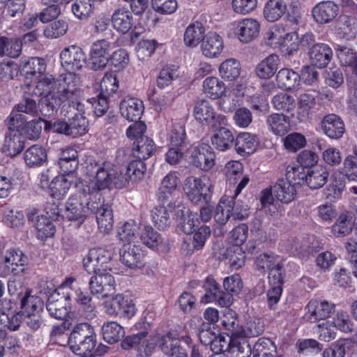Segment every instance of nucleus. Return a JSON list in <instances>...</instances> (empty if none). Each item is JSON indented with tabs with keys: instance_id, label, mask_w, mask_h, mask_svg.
<instances>
[{
	"instance_id": "61",
	"label": "nucleus",
	"mask_w": 357,
	"mask_h": 357,
	"mask_svg": "<svg viewBox=\"0 0 357 357\" xmlns=\"http://www.w3.org/2000/svg\"><path fill=\"white\" fill-rule=\"evenodd\" d=\"M307 172L301 166L288 165L286 169V180L295 185L306 183Z\"/></svg>"
},
{
	"instance_id": "41",
	"label": "nucleus",
	"mask_w": 357,
	"mask_h": 357,
	"mask_svg": "<svg viewBox=\"0 0 357 357\" xmlns=\"http://www.w3.org/2000/svg\"><path fill=\"white\" fill-rule=\"evenodd\" d=\"M329 173L326 167L317 165L307 170L306 184L311 189H319L326 183Z\"/></svg>"
},
{
	"instance_id": "62",
	"label": "nucleus",
	"mask_w": 357,
	"mask_h": 357,
	"mask_svg": "<svg viewBox=\"0 0 357 357\" xmlns=\"http://www.w3.org/2000/svg\"><path fill=\"white\" fill-rule=\"evenodd\" d=\"M152 220L158 229H164L171 223L169 212L165 205L155 207L151 213Z\"/></svg>"
},
{
	"instance_id": "30",
	"label": "nucleus",
	"mask_w": 357,
	"mask_h": 357,
	"mask_svg": "<svg viewBox=\"0 0 357 357\" xmlns=\"http://www.w3.org/2000/svg\"><path fill=\"white\" fill-rule=\"evenodd\" d=\"M201 48L205 56L208 58L217 57L223 50V39L216 32L210 31L204 37Z\"/></svg>"
},
{
	"instance_id": "25",
	"label": "nucleus",
	"mask_w": 357,
	"mask_h": 357,
	"mask_svg": "<svg viewBox=\"0 0 357 357\" xmlns=\"http://www.w3.org/2000/svg\"><path fill=\"white\" fill-rule=\"evenodd\" d=\"M258 144L259 138L257 135L242 132L236 137L234 146L238 155L246 156L252 154Z\"/></svg>"
},
{
	"instance_id": "47",
	"label": "nucleus",
	"mask_w": 357,
	"mask_h": 357,
	"mask_svg": "<svg viewBox=\"0 0 357 357\" xmlns=\"http://www.w3.org/2000/svg\"><path fill=\"white\" fill-rule=\"evenodd\" d=\"M280 58L276 54H271L261 61L256 68L257 75L261 79L273 77L278 68Z\"/></svg>"
},
{
	"instance_id": "10",
	"label": "nucleus",
	"mask_w": 357,
	"mask_h": 357,
	"mask_svg": "<svg viewBox=\"0 0 357 357\" xmlns=\"http://www.w3.org/2000/svg\"><path fill=\"white\" fill-rule=\"evenodd\" d=\"M77 192L70 195L66 203V216L68 220L78 221L79 225L82 224L90 212L87 203L90 202L89 195H84L82 192V185H76Z\"/></svg>"
},
{
	"instance_id": "13",
	"label": "nucleus",
	"mask_w": 357,
	"mask_h": 357,
	"mask_svg": "<svg viewBox=\"0 0 357 357\" xmlns=\"http://www.w3.org/2000/svg\"><path fill=\"white\" fill-rule=\"evenodd\" d=\"M304 319L310 323H317L325 320L335 311V305L325 299L314 298L305 306Z\"/></svg>"
},
{
	"instance_id": "1",
	"label": "nucleus",
	"mask_w": 357,
	"mask_h": 357,
	"mask_svg": "<svg viewBox=\"0 0 357 357\" xmlns=\"http://www.w3.org/2000/svg\"><path fill=\"white\" fill-rule=\"evenodd\" d=\"M58 88L56 92L49 97L43 98L40 104V112L45 117L54 116L59 107L61 113L65 114L68 105L78 93L77 87V76L73 73H65L58 80Z\"/></svg>"
},
{
	"instance_id": "64",
	"label": "nucleus",
	"mask_w": 357,
	"mask_h": 357,
	"mask_svg": "<svg viewBox=\"0 0 357 357\" xmlns=\"http://www.w3.org/2000/svg\"><path fill=\"white\" fill-rule=\"evenodd\" d=\"M68 29V23L63 20H58L46 26L44 35L48 38H56L65 35Z\"/></svg>"
},
{
	"instance_id": "32",
	"label": "nucleus",
	"mask_w": 357,
	"mask_h": 357,
	"mask_svg": "<svg viewBox=\"0 0 357 357\" xmlns=\"http://www.w3.org/2000/svg\"><path fill=\"white\" fill-rule=\"evenodd\" d=\"M333 55L332 49L325 43L314 45L310 52L312 65L319 68H326L331 61Z\"/></svg>"
},
{
	"instance_id": "36",
	"label": "nucleus",
	"mask_w": 357,
	"mask_h": 357,
	"mask_svg": "<svg viewBox=\"0 0 357 357\" xmlns=\"http://www.w3.org/2000/svg\"><path fill=\"white\" fill-rule=\"evenodd\" d=\"M24 147V137L21 132H8L5 136L1 151L6 155L15 157L22 151Z\"/></svg>"
},
{
	"instance_id": "52",
	"label": "nucleus",
	"mask_w": 357,
	"mask_h": 357,
	"mask_svg": "<svg viewBox=\"0 0 357 357\" xmlns=\"http://www.w3.org/2000/svg\"><path fill=\"white\" fill-rule=\"evenodd\" d=\"M103 340L109 344L120 341L125 335L123 327L116 321H108L102 326Z\"/></svg>"
},
{
	"instance_id": "51",
	"label": "nucleus",
	"mask_w": 357,
	"mask_h": 357,
	"mask_svg": "<svg viewBox=\"0 0 357 357\" xmlns=\"http://www.w3.org/2000/svg\"><path fill=\"white\" fill-rule=\"evenodd\" d=\"M64 176H58L53 178L47 190L50 196L57 200L63 199L71 187L72 182Z\"/></svg>"
},
{
	"instance_id": "53",
	"label": "nucleus",
	"mask_w": 357,
	"mask_h": 357,
	"mask_svg": "<svg viewBox=\"0 0 357 357\" xmlns=\"http://www.w3.org/2000/svg\"><path fill=\"white\" fill-rule=\"evenodd\" d=\"M286 4L283 0H268L264 8V18L271 22L278 21L284 15Z\"/></svg>"
},
{
	"instance_id": "26",
	"label": "nucleus",
	"mask_w": 357,
	"mask_h": 357,
	"mask_svg": "<svg viewBox=\"0 0 357 357\" xmlns=\"http://www.w3.org/2000/svg\"><path fill=\"white\" fill-rule=\"evenodd\" d=\"M338 13V5L332 1L319 2L312 9L315 21L320 24L331 22L336 17Z\"/></svg>"
},
{
	"instance_id": "8",
	"label": "nucleus",
	"mask_w": 357,
	"mask_h": 357,
	"mask_svg": "<svg viewBox=\"0 0 357 357\" xmlns=\"http://www.w3.org/2000/svg\"><path fill=\"white\" fill-rule=\"evenodd\" d=\"M206 178L188 176L185 180L183 190L190 202L196 205L210 202L213 190L212 185L206 183Z\"/></svg>"
},
{
	"instance_id": "54",
	"label": "nucleus",
	"mask_w": 357,
	"mask_h": 357,
	"mask_svg": "<svg viewBox=\"0 0 357 357\" xmlns=\"http://www.w3.org/2000/svg\"><path fill=\"white\" fill-rule=\"evenodd\" d=\"M252 354L253 357H276L277 347L271 339L261 337L255 344Z\"/></svg>"
},
{
	"instance_id": "35",
	"label": "nucleus",
	"mask_w": 357,
	"mask_h": 357,
	"mask_svg": "<svg viewBox=\"0 0 357 357\" xmlns=\"http://www.w3.org/2000/svg\"><path fill=\"white\" fill-rule=\"evenodd\" d=\"M145 251L140 245H130L123 253L120 252V260L123 264L130 268H141Z\"/></svg>"
},
{
	"instance_id": "63",
	"label": "nucleus",
	"mask_w": 357,
	"mask_h": 357,
	"mask_svg": "<svg viewBox=\"0 0 357 357\" xmlns=\"http://www.w3.org/2000/svg\"><path fill=\"white\" fill-rule=\"evenodd\" d=\"M158 46L155 40H142L137 47L136 54L141 61L148 60L155 52Z\"/></svg>"
},
{
	"instance_id": "3",
	"label": "nucleus",
	"mask_w": 357,
	"mask_h": 357,
	"mask_svg": "<svg viewBox=\"0 0 357 357\" xmlns=\"http://www.w3.org/2000/svg\"><path fill=\"white\" fill-rule=\"evenodd\" d=\"M264 43L273 49L285 48L289 54H293L299 48L300 42L314 40L312 33H305L299 41L298 34L296 31L287 32L282 24H275L264 35Z\"/></svg>"
},
{
	"instance_id": "22",
	"label": "nucleus",
	"mask_w": 357,
	"mask_h": 357,
	"mask_svg": "<svg viewBox=\"0 0 357 357\" xmlns=\"http://www.w3.org/2000/svg\"><path fill=\"white\" fill-rule=\"evenodd\" d=\"M109 48L110 43L105 39L98 40L92 44L89 62L92 70H99L107 66Z\"/></svg>"
},
{
	"instance_id": "46",
	"label": "nucleus",
	"mask_w": 357,
	"mask_h": 357,
	"mask_svg": "<svg viewBox=\"0 0 357 357\" xmlns=\"http://www.w3.org/2000/svg\"><path fill=\"white\" fill-rule=\"evenodd\" d=\"M233 198L230 195H224L214 211L213 217L215 220L220 225H225L231 217L233 207Z\"/></svg>"
},
{
	"instance_id": "19",
	"label": "nucleus",
	"mask_w": 357,
	"mask_h": 357,
	"mask_svg": "<svg viewBox=\"0 0 357 357\" xmlns=\"http://www.w3.org/2000/svg\"><path fill=\"white\" fill-rule=\"evenodd\" d=\"M26 255L18 248H9L3 254V274L12 273L17 275L24 271V266L27 264Z\"/></svg>"
},
{
	"instance_id": "44",
	"label": "nucleus",
	"mask_w": 357,
	"mask_h": 357,
	"mask_svg": "<svg viewBox=\"0 0 357 357\" xmlns=\"http://www.w3.org/2000/svg\"><path fill=\"white\" fill-rule=\"evenodd\" d=\"M31 290L27 289L20 298V312L22 315L39 312L43 309V300L36 296L31 294Z\"/></svg>"
},
{
	"instance_id": "20",
	"label": "nucleus",
	"mask_w": 357,
	"mask_h": 357,
	"mask_svg": "<svg viewBox=\"0 0 357 357\" xmlns=\"http://www.w3.org/2000/svg\"><path fill=\"white\" fill-rule=\"evenodd\" d=\"M61 63L68 72L79 70L86 63V57L82 49L76 45H71L63 50L60 54Z\"/></svg>"
},
{
	"instance_id": "4",
	"label": "nucleus",
	"mask_w": 357,
	"mask_h": 357,
	"mask_svg": "<svg viewBox=\"0 0 357 357\" xmlns=\"http://www.w3.org/2000/svg\"><path fill=\"white\" fill-rule=\"evenodd\" d=\"M76 279L73 277H68L59 287L62 294L66 295L67 299H70L71 305L73 302L78 307L79 312L88 319H93L96 316V307L93 301L91 291L86 289H82L74 285Z\"/></svg>"
},
{
	"instance_id": "12",
	"label": "nucleus",
	"mask_w": 357,
	"mask_h": 357,
	"mask_svg": "<svg viewBox=\"0 0 357 357\" xmlns=\"http://www.w3.org/2000/svg\"><path fill=\"white\" fill-rule=\"evenodd\" d=\"M90 213L96 214V222L100 231L108 234L113 228L114 220L111 206L106 203L104 197L91 199L87 203Z\"/></svg>"
},
{
	"instance_id": "7",
	"label": "nucleus",
	"mask_w": 357,
	"mask_h": 357,
	"mask_svg": "<svg viewBox=\"0 0 357 357\" xmlns=\"http://www.w3.org/2000/svg\"><path fill=\"white\" fill-rule=\"evenodd\" d=\"M85 107L80 101V91L76 93L75 98L70 100L64 115L68 118L70 121L71 133L73 137H77L85 135L89 130V121L84 116Z\"/></svg>"
},
{
	"instance_id": "49",
	"label": "nucleus",
	"mask_w": 357,
	"mask_h": 357,
	"mask_svg": "<svg viewBox=\"0 0 357 357\" xmlns=\"http://www.w3.org/2000/svg\"><path fill=\"white\" fill-rule=\"evenodd\" d=\"M24 160L30 167H39L47 160L46 149L40 145L34 144L24 153Z\"/></svg>"
},
{
	"instance_id": "42",
	"label": "nucleus",
	"mask_w": 357,
	"mask_h": 357,
	"mask_svg": "<svg viewBox=\"0 0 357 357\" xmlns=\"http://www.w3.org/2000/svg\"><path fill=\"white\" fill-rule=\"evenodd\" d=\"M155 149V144L152 139L142 137L133 142L132 155L135 158L146 160L154 153Z\"/></svg>"
},
{
	"instance_id": "14",
	"label": "nucleus",
	"mask_w": 357,
	"mask_h": 357,
	"mask_svg": "<svg viewBox=\"0 0 357 357\" xmlns=\"http://www.w3.org/2000/svg\"><path fill=\"white\" fill-rule=\"evenodd\" d=\"M149 333L146 331L126 337L121 342V346L125 350L134 349L138 357H149L155 348V344L147 338Z\"/></svg>"
},
{
	"instance_id": "17",
	"label": "nucleus",
	"mask_w": 357,
	"mask_h": 357,
	"mask_svg": "<svg viewBox=\"0 0 357 357\" xmlns=\"http://www.w3.org/2000/svg\"><path fill=\"white\" fill-rule=\"evenodd\" d=\"M136 312L137 308L132 300L123 294L116 295L105 304V312L110 316H120L130 319L135 315Z\"/></svg>"
},
{
	"instance_id": "37",
	"label": "nucleus",
	"mask_w": 357,
	"mask_h": 357,
	"mask_svg": "<svg viewBox=\"0 0 357 357\" xmlns=\"http://www.w3.org/2000/svg\"><path fill=\"white\" fill-rule=\"evenodd\" d=\"M266 124L271 132L278 136L285 135L290 130V119L283 114L273 113L266 119Z\"/></svg>"
},
{
	"instance_id": "2",
	"label": "nucleus",
	"mask_w": 357,
	"mask_h": 357,
	"mask_svg": "<svg viewBox=\"0 0 357 357\" xmlns=\"http://www.w3.org/2000/svg\"><path fill=\"white\" fill-rule=\"evenodd\" d=\"M114 165L110 161H104L96 165L95 176L89 181L80 182L82 192L89 195L91 199L103 197L105 190L109 192L114 178Z\"/></svg>"
},
{
	"instance_id": "45",
	"label": "nucleus",
	"mask_w": 357,
	"mask_h": 357,
	"mask_svg": "<svg viewBox=\"0 0 357 357\" xmlns=\"http://www.w3.org/2000/svg\"><path fill=\"white\" fill-rule=\"evenodd\" d=\"M245 337V334L231 337L229 357H250L252 349Z\"/></svg>"
},
{
	"instance_id": "21",
	"label": "nucleus",
	"mask_w": 357,
	"mask_h": 357,
	"mask_svg": "<svg viewBox=\"0 0 357 357\" xmlns=\"http://www.w3.org/2000/svg\"><path fill=\"white\" fill-rule=\"evenodd\" d=\"M193 165L202 171L211 169L215 163V154L213 148L208 144L202 143L192 152Z\"/></svg>"
},
{
	"instance_id": "9",
	"label": "nucleus",
	"mask_w": 357,
	"mask_h": 357,
	"mask_svg": "<svg viewBox=\"0 0 357 357\" xmlns=\"http://www.w3.org/2000/svg\"><path fill=\"white\" fill-rule=\"evenodd\" d=\"M192 114L195 119L202 126L218 128L227 125V118L223 114H218L215 107L207 100H198L194 106Z\"/></svg>"
},
{
	"instance_id": "28",
	"label": "nucleus",
	"mask_w": 357,
	"mask_h": 357,
	"mask_svg": "<svg viewBox=\"0 0 357 357\" xmlns=\"http://www.w3.org/2000/svg\"><path fill=\"white\" fill-rule=\"evenodd\" d=\"M321 128L326 136L335 139L342 137L345 131L344 121L335 114H329L324 117Z\"/></svg>"
},
{
	"instance_id": "39",
	"label": "nucleus",
	"mask_w": 357,
	"mask_h": 357,
	"mask_svg": "<svg viewBox=\"0 0 357 357\" xmlns=\"http://www.w3.org/2000/svg\"><path fill=\"white\" fill-rule=\"evenodd\" d=\"M276 82L278 87L283 90H295L300 84L299 74L292 69L282 68L277 74Z\"/></svg>"
},
{
	"instance_id": "58",
	"label": "nucleus",
	"mask_w": 357,
	"mask_h": 357,
	"mask_svg": "<svg viewBox=\"0 0 357 357\" xmlns=\"http://www.w3.org/2000/svg\"><path fill=\"white\" fill-rule=\"evenodd\" d=\"M37 237L39 239L45 240L54 236L56 228L50 218L45 215L38 217L36 222Z\"/></svg>"
},
{
	"instance_id": "18",
	"label": "nucleus",
	"mask_w": 357,
	"mask_h": 357,
	"mask_svg": "<svg viewBox=\"0 0 357 357\" xmlns=\"http://www.w3.org/2000/svg\"><path fill=\"white\" fill-rule=\"evenodd\" d=\"M71 307L70 299H67L59 288L48 297L46 303V309L50 315L59 320L66 319Z\"/></svg>"
},
{
	"instance_id": "33",
	"label": "nucleus",
	"mask_w": 357,
	"mask_h": 357,
	"mask_svg": "<svg viewBox=\"0 0 357 357\" xmlns=\"http://www.w3.org/2000/svg\"><path fill=\"white\" fill-rule=\"evenodd\" d=\"M225 126H218L211 137V144L220 151L229 150L234 145L235 137L233 132Z\"/></svg>"
},
{
	"instance_id": "31",
	"label": "nucleus",
	"mask_w": 357,
	"mask_h": 357,
	"mask_svg": "<svg viewBox=\"0 0 357 357\" xmlns=\"http://www.w3.org/2000/svg\"><path fill=\"white\" fill-rule=\"evenodd\" d=\"M46 67L45 59L40 57L29 58L22 61L20 66L21 74L26 79L43 77L45 73Z\"/></svg>"
},
{
	"instance_id": "34",
	"label": "nucleus",
	"mask_w": 357,
	"mask_h": 357,
	"mask_svg": "<svg viewBox=\"0 0 357 357\" xmlns=\"http://www.w3.org/2000/svg\"><path fill=\"white\" fill-rule=\"evenodd\" d=\"M60 172L63 175L69 176L76 172L79 166L78 153L71 147L63 149L59 160Z\"/></svg>"
},
{
	"instance_id": "29",
	"label": "nucleus",
	"mask_w": 357,
	"mask_h": 357,
	"mask_svg": "<svg viewBox=\"0 0 357 357\" xmlns=\"http://www.w3.org/2000/svg\"><path fill=\"white\" fill-rule=\"evenodd\" d=\"M221 330L225 331L222 333L226 334L227 337L239 336L245 335V331L239 327L237 313L230 309H225L222 317L220 318Z\"/></svg>"
},
{
	"instance_id": "5",
	"label": "nucleus",
	"mask_w": 357,
	"mask_h": 357,
	"mask_svg": "<svg viewBox=\"0 0 357 357\" xmlns=\"http://www.w3.org/2000/svg\"><path fill=\"white\" fill-rule=\"evenodd\" d=\"M70 349L76 354H91L97 344L92 326L86 322L77 324L68 337Z\"/></svg>"
},
{
	"instance_id": "56",
	"label": "nucleus",
	"mask_w": 357,
	"mask_h": 357,
	"mask_svg": "<svg viewBox=\"0 0 357 357\" xmlns=\"http://www.w3.org/2000/svg\"><path fill=\"white\" fill-rule=\"evenodd\" d=\"M316 104L315 96L308 92L300 95L298 100V115L301 121L308 118Z\"/></svg>"
},
{
	"instance_id": "40",
	"label": "nucleus",
	"mask_w": 357,
	"mask_h": 357,
	"mask_svg": "<svg viewBox=\"0 0 357 357\" xmlns=\"http://www.w3.org/2000/svg\"><path fill=\"white\" fill-rule=\"evenodd\" d=\"M203 91L206 97L217 100L225 95V84L216 77H208L203 82Z\"/></svg>"
},
{
	"instance_id": "16",
	"label": "nucleus",
	"mask_w": 357,
	"mask_h": 357,
	"mask_svg": "<svg viewBox=\"0 0 357 357\" xmlns=\"http://www.w3.org/2000/svg\"><path fill=\"white\" fill-rule=\"evenodd\" d=\"M203 287L206 293L202 298V302H215L221 307H227L231 304V296L221 289L220 285L212 275H208L205 279Z\"/></svg>"
},
{
	"instance_id": "24",
	"label": "nucleus",
	"mask_w": 357,
	"mask_h": 357,
	"mask_svg": "<svg viewBox=\"0 0 357 357\" xmlns=\"http://www.w3.org/2000/svg\"><path fill=\"white\" fill-rule=\"evenodd\" d=\"M261 25L258 20L245 18L238 22L236 31L241 43H248L258 37Z\"/></svg>"
},
{
	"instance_id": "43",
	"label": "nucleus",
	"mask_w": 357,
	"mask_h": 357,
	"mask_svg": "<svg viewBox=\"0 0 357 357\" xmlns=\"http://www.w3.org/2000/svg\"><path fill=\"white\" fill-rule=\"evenodd\" d=\"M205 33V27L204 24L195 21L190 23L186 28L183 40L188 47H196L203 40Z\"/></svg>"
},
{
	"instance_id": "50",
	"label": "nucleus",
	"mask_w": 357,
	"mask_h": 357,
	"mask_svg": "<svg viewBox=\"0 0 357 357\" xmlns=\"http://www.w3.org/2000/svg\"><path fill=\"white\" fill-rule=\"evenodd\" d=\"M218 70L222 79L231 82L236 80L240 76L241 66L237 59H228L220 65Z\"/></svg>"
},
{
	"instance_id": "27",
	"label": "nucleus",
	"mask_w": 357,
	"mask_h": 357,
	"mask_svg": "<svg viewBox=\"0 0 357 357\" xmlns=\"http://www.w3.org/2000/svg\"><path fill=\"white\" fill-rule=\"evenodd\" d=\"M113 28L119 33L126 34L134 26V17L130 11L125 8L116 9L111 18Z\"/></svg>"
},
{
	"instance_id": "15",
	"label": "nucleus",
	"mask_w": 357,
	"mask_h": 357,
	"mask_svg": "<svg viewBox=\"0 0 357 357\" xmlns=\"http://www.w3.org/2000/svg\"><path fill=\"white\" fill-rule=\"evenodd\" d=\"M89 286L93 295L98 298H107L116 291V282L114 276L107 271L91 277Z\"/></svg>"
},
{
	"instance_id": "23",
	"label": "nucleus",
	"mask_w": 357,
	"mask_h": 357,
	"mask_svg": "<svg viewBox=\"0 0 357 357\" xmlns=\"http://www.w3.org/2000/svg\"><path fill=\"white\" fill-rule=\"evenodd\" d=\"M119 109L123 117L129 121H137L141 119L144 106L140 99L126 96L121 100Z\"/></svg>"
},
{
	"instance_id": "55",
	"label": "nucleus",
	"mask_w": 357,
	"mask_h": 357,
	"mask_svg": "<svg viewBox=\"0 0 357 357\" xmlns=\"http://www.w3.org/2000/svg\"><path fill=\"white\" fill-rule=\"evenodd\" d=\"M140 239L144 245L152 250H159L162 246V238L151 226H144L140 234Z\"/></svg>"
},
{
	"instance_id": "60",
	"label": "nucleus",
	"mask_w": 357,
	"mask_h": 357,
	"mask_svg": "<svg viewBox=\"0 0 357 357\" xmlns=\"http://www.w3.org/2000/svg\"><path fill=\"white\" fill-rule=\"evenodd\" d=\"M119 88V82L115 74L107 73L105 74L100 82V93L109 97L117 92Z\"/></svg>"
},
{
	"instance_id": "57",
	"label": "nucleus",
	"mask_w": 357,
	"mask_h": 357,
	"mask_svg": "<svg viewBox=\"0 0 357 357\" xmlns=\"http://www.w3.org/2000/svg\"><path fill=\"white\" fill-rule=\"evenodd\" d=\"M139 232V227L132 220L125 222L121 227L118 228L117 237L124 245L130 244L134 241Z\"/></svg>"
},
{
	"instance_id": "38",
	"label": "nucleus",
	"mask_w": 357,
	"mask_h": 357,
	"mask_svg": "<svg viewBox=\"0 0 357 357\" xmlns=\"http://www.w3.org/2000/svg\"><path fill=\"white\" fill-rule=\"evenodd\" d=\"M275 197L282 203L288 204L294 199L296 195V188L284 178L278 179L273 188Z\"/></svg>"
},
{
	"instance_id": "6",
	"label": "nucleus",
	"mask_w": 357,
	"mask_h": 357,
	"mask_svg": "<svg viewBox=\"0 0 357 357\" xmlns=\"http://www.w3.org/2000/svg\"><path fill=\"white\" fill-rule=\"evenodd\" d=\"M248 236V226L242 223L236 226L229 234L231 243L234 245L226 250L225 255L232 266L241 267L244 264L245 255L241 247Z\"/></svg>"
},
{
	"instance_id": "11",
	"label": "nucleus",
	"mask_w": 357,
	"mask_h": 357,
	"mask_svg": "<svg viewBox=\"0 0 357 357\" xmlns=\"http://www.w3.org/2000/svg\"><path fill=\"white\" fill-rule=\"evenodd\" d=\"M113 252L105 248H91L83 258L84 269L89 274H98L107 271L112 259Z\"/></svg>"
},
{
	"instance_id": "59",
	"label": "nucleus",
	"mask_w": 357,
	"mask_h": 357,
	"mask_svg": "<svg viewBox=\"0 0 357 357\" xmlns=\"http://www.w3.org/2000/svg\"><path fill=\"white\" fill-rule=\"evenodd\" d=\"M273 107L278 111L285 112H292L295 107V99L291 95L284 93H280L272 98Z\"/></svg>"
},
{
	"instance_id": "48",
	"label": "nucleus",
	"mask_w": 357,
	"mask_h": 357,
	"mask_svg": "<svg viewBox=\"0 0 357 357\" xmlns=\"http://www.w3.org/2000/svg\"><path fill=\"white\" fill-rule=\"evenodd\" d=\"M37 81L33 84V89L31 91L33 96L41 97L42 99L49 97L54 92L52 91L56 84L52 75L47 76L44 74L41 77H36Z\"/></svg>"
}]
</instances>
